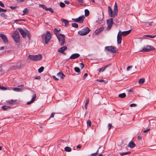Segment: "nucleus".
<instances>
[{
	"instance_id": "obj_1",
	"label": "nucleus",
	"mask_w": 156,
	"mask_h": 156,
	"mask_svg": "<svg viewBox=\"0 0 156 156\" xmlns=\"http://www.w3.org/2000/svg\"><path fill=\"white\" fill-rule=\"evenodd\" d=\"M61 30L59 29L55 28L54 32L56 35L58 41L60 42L61 46H62L64 45L65 42V36L62 34H58L57 32H59Z\"/></svg>"
},
{
	"instance_id": "obj_2",
	"label": "nucleus",
	"mask_w": 156,
	"mask_h": 156,
	"mask_svg": "<svg viewBox=\"0 0 156 156\" xmlns=\"http://www.w3.org/2000/svg\"><path fill=\"white\" fill-rule=\"evenodd\" d=\"M118 49L115 47L113 46H107L105 47V51L115 53L116 52Z\"/></svg>"
},
{
	"instance_id": "obj_3",
	"label": "nucleus",
	"mask_w": 156,
	"mask_h": 156,
	"mask_svg": "<svg viewBox=\"0 0 156 156\" xmlns=\"http://www.w3.org/2000/svg\"><path fill=\"white\" fill-rule=\"evenodd\" d=\"M90 31V29L87 27H86L81 30L78 31V33L80 35L83 36L86 35Z\"/></svg>"
},
{
	"instance_id": "obj_4",
	"label": "nucleus",
	"mask_w": 156,
	"mask_h": 156,
	"mask_svg": "<svg viewBox=\"0 0 156 156\" xmlns=\"http://www.w3.org/2000/svg\"><path fill=\"white\" fill-rule=\"evenodd\" d=\"M42 57V55L40 54L32 55H28V58L32 61H38L41 60Z\"/></svg>"
},
{
	"instance_id": "obj_5",
	"label": "nucleus",
	"mask_w": 156,
	"mask_h": 156,
	"mask_svg": "<svg viewBox=\"0 0 156 156\" xmlns=\"http://www.w3.org/2000/svg\"><path fill=\"white\" fill-rule=\"evenodd\" d=\"M12 37L16 43H18L20 42V35L18 31H15L12 35Z\"/></svg>"
},
{
	"instance_id": "obj_6",
	"label": "nucleus",
	"mask_w": 156,
	"mask_h": 156,
	"mask_svg": "<svg viewBox=\"0 0 156 156\" xmlns=\"http://www.w3.org/2000/svg\"><path fill=\"white\" fill-rule=\"evenodd\" d=\"M155 49L153 46H152L147 45L144 46L142 49L140 50V51L143 52H149Z\"/></svg>"
},
{
	"instance_id": "obj_7",
	"label": "nucleus",
	"mask_w": 156,
	"mask_h": 156,
	"mask_svg": "<svg viewBox=\"0 0 156 156\" xmlns=\"http://www.w3.org/2000/svg\"><path fill=\"white\" fill-rule=\"evenodd\" d=\"M51 37V34L50 32L47 31L46 32L45 37L43 38V39H44L45 44H47L50 41Z\"/></svg>"
},
{
	"instance_id": "obj_8",
	"label": "nucleus",
	"mask_w": 156,
	"mask_h": 156,
	"mask_svg": "<svg viewBox=\"0 0 156 156\" xmlns=\"http://www.w3.org/2000/svg\"><path fill=\"white\" fill-rule=\"evenodd\" d=\"M84 18V16H80L77 18H73L72 20L75 22L81 23L83 22Z\"/></svg>"
},
{
	"instance_id": "obj_9",
	"label": "nucleus",
	"mask_w": 156,
	"mask_h": 156,
	"mask_svg": "<svg viewBox=\"0 0 156 156\" xmlns=\"http://www.w3.org/2000/svg\"><path fill=\"white\" fill-rule=\"evenodd\" d=\"M107 23L108 25L107 30H109L112 27V25L113 23V19L112 18L109 19L107 20Z\"/></svg>"
},
{
	"instance_id": "obj_10",
	"label": "nucleus",
	"mask_w": 156,
	"mask_h": 156,
	"mask_svg": "<svg viewBox=\"0 0 156 156\" xmlns=\"http://www.w3.org/2000/svg\"><path fill=\"white\" fill-rule=\"evenodd\" d=\"M0 37L2 38L3 40V43L6 44H8V41L6 36L3 34H0Z\"/></svg>"
},
{
	"instance_id": "obj_11",
	"label": "nucleus",
	"mask_w": 156,
	"mask_h": 156,
	"mask_svg": "<svg viewBox=\"0 0 156 156\" xmlns=\"http://www.w3.org/2000/svg\"><path fill=\"white\" fill-rule=\"evenodd\" d=\"M108 12L109 16L113 18H115V16L116 13H115V12H113V10L110 6L108 7Z\"/></svg>"
},
{
	"instance_id": "obj_12",
	"label": "nucleus",
	"mask_w": 156,
	"mask_h": 156,
	"mask_svg": "<svg viewBox=\"0 0 156 156\" xmlns=\"http://www.w3.org/2000/svg\"><path fill=\"white\" fill-rule=\"evenodd\" d=\"M121 33V31L119 30L117 35V40L118 44H120L122 41V35L120 34Z\"/></svg>"
},
{
	"instance_id": "obj_13",
	"label": "nucleus",
	"mask_w": 156,
	"mask_h": 156,
	"mask_svg": "<svg viewBox=\"0 0 156 156\" xmlns=\"http://www.w3.org/2000/svg\"><path fill=\"white\" fill-rule=\"evenodd\" d=\"M67 49V47L66 46H64L59 48L58 50V51L61 53H62L65 55L66 54L64 52V51Z\"/></svg>"
},
{
	"instance_id": "obj_14",
	"label": "nucleus",
	"mask_w": 156,
	"mask_h": 156,
	"mask_svg": "<svg viewBox=\"0 0 156 156\" xmlns=\"http://www.w3.org/2000/svg\"><path fill=\"white\" fill-rule=\"evenodd\" d=\"M20 31L21 35L23 38H25L27 36V32H26L22 29L21 28H18V29Z\"/></svg>"
},
{
	"instance_id": "obj_15",
	"label": "nucleus",
	"mask_w": 156,
	"mask_h": 156,
	"mask_svg": "<svg viewBox=\"0 0 156 156\" xmlns=\"http://www.w3.org/2000/svg\"><path fill=\"white\" fill-rule=\"evenodd\" d=\"M80 56L79 54L78 53H75L72 54L70 57L69 58L74 59L78 58Z\"/></svg>"
},
{
	"instance_id": "obj_16",
	"label": "nucleus",
	"mask_w": 156,
	"mask_h": 156,
	"mask_svg": "<svg viewBox=\"0 0 156 156\" xmlns=\"http://www.w3.org/2000/svg\"><path fill=\"white\" fill-rule=\"evenodd\" d=\"M36 98V95L34 94L33 95L32 99L29 101L27 102V104L29 105L33 103L35 100Z\"/></svg>"
},
{
	"instance_id": "obj_17",
	"label": "nucleus",
	"mask_w": 156,
	"mask_h": 156,
	"mask_svg": "<svg viewBox=\"0 0 156 156\" xmlns=\"http://www.w3.org/2000/svg\"><path fill=\"white\" fill-rule=\"evenodd\" d=\"M131 31V30H129L127 31H124L123 32H122L121 31V33L120 34H121L123 36H126L129 34Z\"/></svg>"
},
{
	"instance_id": "obj_18",
	"label": "nucleus",
	"mask_w": 156,
	"mask_h": 156,
	"mask_svg": "<svg viewBox=\"0 0 156 156\" xmlns=\"http://www.w3.org/2000/svg\"><path fill=\"white\" fill-rule=\"evenodd\" d=\"M57 76L58 77H60L62 79H63V78L66 76L63 73L62 71H60L57 74Z\"/></svg>"
},
{
	"instance_id": "obj_19",
	"label": "nucleus",
	"mask_w": 156,
	"mask_h": 156,
	"mask_svg": "<svg viewBox=\"0 0 156 156\" xmlns=\"http://www.w3.org/2000/svg\"><path fill=\"white\" fill-rule=\"evenodd\" d=\"M62 22L64 23L65 27H67L69 25V21L68 20L63 19H61Z\"/></svg>"
},
{
	"instance_id": "obj_20",
	"label": "nucleus",
	"mask_w": 156,
	"mask_h": 156,
	"mask_svg": "<svg viewBox=\"0 0 156 156\" xmlns=\"http://www.w3.org/2000/svg\"><path fill=\"white\" fill-rule=\"evenodd\" d=\"M104 28L103 27H100L99 29L96 30L95 31L96 34H98L99 33L102 32L104 30Z\"/></svg>"
},
{
	"instance_id": "obj_21",
	"label": "nucleus",
	"mask_w": 156,
	"mask_h": 156,
	"mask_svg": "<svg viewBox=\"0 0 156 156\" xmlns=\"http://www.w3.org/2000/svg\"><path fill=\"white\" fill-rule=\"evenodd\" d=\"M114 11L115 12V13H116V14L117 15L118 12V6L116 2L115 3L114 6Z\"/></svg>"
},
{
	"instance_id": "obj_22",
	"label": "nucleus",
	"mask_w": 156,
	"mask_h": 156,
	"mask_svg": "<svg viewBox=\"0 0 156 156\" xmlns=\"http://www.w3.org/2000/svg\"><path fill=\"white\" fill-rule=\"evenodd\" d=\"M136 146V144L133 142H131L129 143L128 145V147L130 148H133L135 147Z\"/></svg>"
},
{
	"instance_id": "obj_23",
	"label": "nucleus",
	"mask_w": 156,
	"mask_h": 156,
	"mask_svg": "<svg viewBox=\"0 0 156 156\" xmlns=\"http://www.w3.org/2000/svg\"><path fill=\"white\" fill-rule=\"evenodd\" d=\"M23 14H22V16L25 15L27 14H28L29 12V10L28 9L26 8L23 11Z\"/></svg>"
},
{
	"instance_id": "obj_24",
	"label": "nucleus",
	"mask_w": 156,
	"mask_h": 156,
	"mask_svg": "<svg viewBox=\"0 0 156 156\" xmlns=\"http://www.w3.org/2000/svg\"><path fill=\"white\" fill-rule=\"evenodd\" d=\"M10 108V107L7 106H3L2 107V109L4 111H8Z\"/></svg>"
},
{
	"instance_id": "obj_25",
	"label": "nucleus",
	"mask_w": 156,
	"mask_h": 156,
	"mask_svg": "<svg viewBox=\"0 0 156 156\" xmlns=\"http://www.w3.org/2000/svg\"><path fill=\"white\" fill-rule=\"evenodd\" d=\"M16 68L21 69V66H13L11 68V69L12 70H15Z\"/></svg>"
},
{
	"instance_id": "obj_26",
	"label": "nucleus",
	"mask_w": 156,
	"mask_h": 156,
	"mask_svg": "<svg viewBox=\"0 0 156 156\" xmlns=\"http://www.w3.org/2000/svg\"><path fill=\"white\" fill-rule=\"evenodd\" d=\"M64 150L67 152H70L71 151L72 149L69 147H66L64 148Z\"/></svg>"
},
{
	"instance_id": "obj_27",
	"label": "nucleus",
	"mask_w": 156,
	"mask_h": 156,
	"mask_svg": "<svg viewBox=\"0 0 156 156\" xmlns=\"http://www.w3.org/2000/svg\"><path fill=\"white\" fill-rule=\"evenodd\" d=\"M16 100H10L9 101H7V102L9 104H12L14 103L16 101Z\"/></svg>"
},
{
	"instance_id": "obj_28",
	"label": "nucleus",
	"mask_w": 156,
	"mask_h": 156,
	"mask_svg": "<svg viewBox=\"0 0 156 156\" xmlns=\"http://www.w3.org/2000/svg\"><path fill=\"white\" fill-rule=\"evenodd\" d=\"M126 97V94L125 93H123L119 95V97L121 98H123Z\"/></svg>"
},
{
	"instance_id": "obj_29",
	"label": "nucleus",
	"mask_w": 156,
	"mask_h": 156,
	"mask_svg": "<svg viewBox=\"0 0 156 156\" xmlns=\"http://www.w3.org/2000/svg\"><path fill=\"white\" fill-rule=\"evenodd\" d=\"M101 148V147H100L98 148V149L97 150L96 152L95 153H92L91 154V156H96L98 154L99 152V150Z\"/></svg>"
},
{
	"instance_id": "obj_30",
	"label": "nucleus",
	"mask_w": 156,
	"mask_h": 156,
	"mask_svg": "<svg viewBox=\"0 0 156 156\" xmlns=\"http://www.w3.org/2000/svg\"><path fill=\"white\" fill-rule=\"evenodd\" d=\"M13 90L16 92H20L22 91V89L19 88L15 87L13 88Z\"/></svg>"
},
{
	"instance_id": "obj_31",
	"label": "nucleus",
	"mask_w": 156,
	"mask_h": 156,
	"mask_svg": "<svg viewBox=\"0 0 156 156\" xmlns=\"http://www.w3.org/2000/svg\"><path fill=\"white\" fill-rule=\"evenodd\" d=\"M78 5L83 6V3L84 2V0H77Z\"/></svg>"
},
{
	"instance_id": "obj_32",
	"label": "nucleus",
	"mask_w": 156,
	"mask_h": 156,
	"mask_svg": "<svg viewBox=\"0 0 156 156\" xmlns=\"http://www.w3.org/2000/svg\"><path fill=\"white\" fill-rule=\"evenodd\" d=\"M131 153L130 152H124L122 153H120L119 154L121 156H122V155H125L126 154H129Z\"/></svg>"
},
{
	"instance_id": "obj_33",
	"label": "nucleus",
	"mask_w": 156,
	"mask_h": 156,
	"mask_svg": "<svg viewBox=\"0 0 156 156\" xmlns=\"http://www.w3.org/2000/svg\"><path fill=\"white\" fill-rule=\"evenodd\" d=\"M89 14V12L88 9H85V15L86 16H87Z\"/></svg>"
},
{
	"instance_id": "obj_34",
	"label": "nucleus",
	"mask_w": 156,
	"mask_h": 156,
	"mask_svg": "<svg viewBox=\"0 0 156 156\" xmlns=\"http://www.w3.org/2000/svg\"><path fill=\"white\" fill-rule=\"evenodd\" d=\"M145 79L144 78L140 79L139 80V83L140 84H142L144 83V82L145 81Z\"/></svg>"
},
{
	"instance_id": "obj_35",
	"label": "nucleus",
	"mask_w": 156,
	"mask_h": 156,
	"mask_svg": "<svg viewBox=\"0 0 156 156\" xmlns=\"http://www.w3.org/2000/svg\"><path fill=\"white\" fill-rule=\"evenodd\" d=\"M44 67H43V66L41 67L38 69V72L39 73H42L44 70Z\"/></svg>"
},
{
	"instance_id": "obj_36",
	"label": "nucleus",
	"mask_w": 156,
	"mask_h": 156,
	"mask_svg": "<svg viewBox=\"0 0 156 156\" xmlns=\"http://www.w3.org/2000/svg\"><path fill=\"white\" fill-rule=\"evenodd\" d=\"M74 70L76 73H79L80 72V69L79 68L76 67L74 68Z\"/></svg>"
},
{
	"instance_id": "obj_37",
	"label": "nucleus",
	"mask_w": 156,
	"mask_h": 156,
	"mask_svg": "<svg viewBox=\"0 0 156 156\" xmlns=\"http://www.w3.org/2000/svg\"><path fill=\"white\" fill-rule=\"evenodd\" d=\"M39 7H42L43 9H45L46 11H47V9L48 8H47L46 6L44 5H39Z\"/></svg>"
},
{
	"instance_id": "obj_38",
	"label": "nucleus",
	"mask_w": 156,
	"mask_h": 156,
	"mask_svg": "<svg viewBox=\"0 0 156 156\" xmlns=\"http://www.w3.org/2000/svg\"><path fill=\"white\" fill-rule=\"evenodd\" d=\"M72 27L75 28H77L78 27V25L76 23H73L72 24Z\"/></svg>"
},
{
	"instance_id": "obj_39",
	"label": "nucleus",
	"mask_w": 156,
	"mask_h": 156,
	"mask_svg": "<svg viewBox=\"0 0 156 156\" xmlns=\"http://www.w3.org/2000/svg\"><path fill=\"white\" fill-rule=\"evenodd\" d=\"M144 36L148 37H150V38H154L156 36V35H145Z\"/></svg>"
},
{
	"instance_id": "obj_40",
	"label": "nucleus",
	"mask_w": 156,
	"mask_h": 156,
	"mask_svg": "<svg viewBox=\"0 0 156 156\" xmlns=\"http://www.w3.org/2000/svg\"><path fill=\"white\" fill-rule=\"evenodd\" d=\"M59 5L62 8H64L65 6V4L62 2H61L59 4Z\"/></svg>"
},
{
	"instance_id": "obj_41",
	"label": "nucleus",
	"mask_w": 156,
	"mask_h": 156,
	"mask_svg": "<svg viewBox=\"0 0 156 156\" xmlns=\"http://www.w3.org/2000/svg\"><path fill=\"white\" fill-rule=\"evenodd\" d=\"M87 124L90 127L91 125V122L90 120H88L87 121Z\"/></svg>"
},
{
	"instance_id": "obj_42",
	"label": "nucleus",
	"mask_w": 156,
	"mask_h": 156,
	"mask_svg": "<svg viewBox=\"0 0 156 156\" xmlns=\"http://www.w3.org/2000/svg\"><path fill=\"white\" fill-rule=\"evenodd\" d=\"M0 89L2 90H5L7 89V88L6 87L0 85Z\"/></svg>"
},
{
	"instance_id": "obj_43",
	"label": "nucleus",
	"mask_w": 156,
	"mask_h": 156,
	"mask_svg": "<svg viewBox=\"0 0 156 156\" xmlns=\"http://www.w3.org/2000/svg\"><path fill=\"white\" fill-rule=\"evenodd\" d=\"M47 11L48 10V11H50L51 13H53L54 12L53 10L51 8H47Z\"/></svg>"
},
{
	"instance_id": "obj_44",
	"label": "nucleus",
	"mask_w": 156,
	"mask_h": 156,
	"mask_svg": "<svg viewBox=\"0 0 156 156\" xmlns=\"http://www.w3.org/2000/svg\"><path fill=\"white\" fill-rule=\"evenodd\" d=\"M0 15L1 16L3 17H5V18H6L7 16V15H6L5 13H1L0 14Z\"/></svg>"
},
{
	"instance_id": "obj_45",
	"label": "nucleus",
	"mask_w": 156,
	"mask_h": 156,
	"mask_svg": "<svg viewBox=\"0 0 156 156\" xmlns=\"http://www.w3.org/2000/svg\"><path fill=\"white\" fill-rule=\"evenodd\" d=\"M7 11L6 9H4L2 8H1L0 7V12H6Z\"/></svg>"
},
{
	"instance_id": "obj_46",
	"label": "nucleus",
	"mask_w": 156,
	"mask_h": 156,
	"mask_svg": "<svg viewBox=\"0 0 156 156\" xmlns=\"http://www.w3.org/2000/svg\"><path fill=\"white\" fill-rule=\"evenodd\" d=\"M55 114H57V113H55V112H52L51 115H50V117L49 118V119H50L51 118H53L54 117V115Z\"/></svg>"
},
{
	"instance_id": "obj_47",
	"label": "nucleus",
	"mask_w": 156,
	"mask_h": 156,
	"mask_svg": "<svg viewBox=\"0 0 156 156\" xmlns=\"http://www.w3.org/2000/svg\"><path fill=\"white\" fill-rule=\"evenodd\" d=\"M112 65V63H109L107 65H106V66H104V68H105V69H106V68H108V67L109 66H111V65Z\"/></svg>"
},
{
	"instance_id": "obj_48",
	"label": "nucleus",
	"mask_w": 156,
	"mask_h": 156,
	"mask_svg": "<svg viewBox=\"0 0 156 156\" xmlns=\"http://www.w3.org/2000/svg\"><path fill=\"white\" fill-rule=\"evenodd\" d=\"M112 65V63H109L107 65H106V66H104V68H105V69H106V68H108V67L109 66H111V65Z\"/></svg>"
},
{
	"instance_id": "obj_49",
	"label": "nucleus",
	"mask_w": 156,
	"mask_h": 156,
	"mask_svg": "<svg viewBox=\"0 0 156 156\" xmlns=\"http://www.w3.org/2000/svg\"><path fill=\"white\" fill-rule=\"evenodd\" d=\"M108 130H110L111 127H113L112 126V125L111 123H109L108 126Z\"/></svg>"
},
{
	"instance_id": "obj_50",
	"label": "nucleus",
	"mask_w": 156,
	"mask_h": 156,
	"mask_svg": "<svg viewBox=\"0 0 156 156\" xmlns=\"http://www.w3.org/2000/svg\"><path fill=\"white\" fill-rule=\"evenodd\" d=\"M80 66L81 69H82L84 67V65L83 63H80Z\"/></svg>"
},
{
	"instance_id": "obj_51",
	"label": "nucleus",
	"mask_w": 156,
	"mask_h": 156,
	"mask_svg": "<svg viewBox=\"0 0 156 156\" xmlns=\"http://www.w3.org/2000/svg\"><path fill=\"white\" fill-rule=\"evenodd\" d=\"M27 37H28V38L30 39L31 36L30 34L28 33V31H27Z\"/></svg>"
},
{
	"instance_id": "obj_52",
	"label": "nucleus",
	"mask_w": 156,
	"mask_h": 156,
	"mask_svg": "<svg viewBox=\"0 0 156 156\" xmlns=\"http://www.w3.org/2000/svg\"><path fill=\"white\" fill-rule=\"evenodd\" d=\"M89 98H87V100H86V101L85 104L88 105L89 104Z\"/></svg>"
},
{
	"instance_id": "obj_53",
	"label": "nucleus",
	"mask_w": 156,
	"mask_h": 156,
	"mask_svg": "<svg viewBox=\"0 0 156 156\" xmlns=\"http://www.w3.org/2000/svg\"><path fill=\"white\" fill-rule=\"evenodd\" d=\"M96 81H98V82H104L105 81L103 80H99V79L97 80H96Z\"/></svg>"
},
{
	"instance_id": "obj_54",
	"label": "nucleus",
	"mask_w": 156,
	"mask_h": 156,
	"mask_svg": "<svg viewBox=\"0 0 156 156\" xmlns=\"http://www.w3.org/2000/svg\"><path fill=\"white\" fill-rule=\"evenodd\" d=\"M130 106L131 107H135L136 106V105L135 104H131Z\"/></svg>"
},
{
	"instance_id": "obj_55",
	"label": "nucleus",
	"mask_w": 156,
	"mask_h": 156,
	"mask_svg": "<svg viewBox=\"0 0 156 156\" xmlns=\"http://www.w3.org/2000/svg\"><path fill=\"white\" fill-rule=\"evenodd\" d=\"M87 76L88 74L87 73H85L83 76V79H84L86 78V77Z\"/></svg>"
},
{
	"instance_id": "obj_56",
	"label": "nucleus",
	"mask_w": 156,
	"mask_h": 156,
	"mask_svg": "<svg viewBox=\"0 0 156 156\" xmlns=\"http://www.w3.org/2000/svg\"><path fill=\"white\" fill-rule=\"evenodd\" d=\"M52 77L53 78L56 80H59V79L58 78H57L55 76H52Z\"/></svg>"
},
{
	"instance_id": "obj_57",
	"label": "nucleus",
	"mask_w": 156,
	"mask_h": 156,
	"mask_svg": "<svg viewBox=\"0 0 156 156\" xmlns=\"http://www.w3.org/2000/svg\"><path fill=\"white\" fill-rule=\"evenodd\" d=\"M0 5L2 7H4V5L3 3L0 1Z\"/></svg>"
},
{
	"instance_id": "obj_58",
	"label": "nucleus",
	"mask_w": 156,
	"mask_h": 156,
	"mask_svg": "<svg viewBox=\"0 0 156 156\" xmlns=\"http://www.w3.org/2000/svg\"><path fill=\"white\" fill-rule=\"evenodd\" d=\"M64 2L66 4H71L69 1H65Z\"/></svg>"
},
{
	"instance_id": "obj_59",
	"label": "nucleus",
	"mask_w": 156,
	"mask_h": 156,
	"mask_svg": "<svg viewBox=\"0 0 156 156\" xmlns=\"http://www.w3.org/2000/svg\"><path fill=\"white\" fill-rule=\"evenodd\" d=\"M16 1L18 3H20L23 2L25 0H16Z\"/></svg>"
},
{
	"instance_id": "obj_60",
	"label": "nucleus",
	"mask_w": 156,
	"mask_h": 156,
	"mask_svg": "<svg viewBox=\"0 0 156 156\" xmlns=\"http://www.w3.org/2000/svg\"><path fill=\"white\" fill-rule=\"evenodd\" d=\"M16 6L13 7V6H10V8H11V9H15L16 8Z\"/></svg>"
},
{
	"instance_id": "obj_61",
	"label": "nucleus",
	"mask_w": 156,
	"mask_h": 156,
	"mask_svg": "<svg viewBox=\"0 0 156 156\" xmlns=\"http://www.w3.org/2000/svg\"><path fill=\"white\" fill-rule=\"evenodd\" d=\"M35 78L36 79L39 80L41 79V77L40 76H37Z\"/></svg>"
},
{
	"instance_id": "obj_62",
	"label": "nucleus",
	"mask_w": 156,
	"mask_h": 156,
	"mask_svg": "<svg viewBox=\"0 0 156 156\" xmlns=\"http://www.w3.org/2000/svg\"><path fill=\"white\" fill-rule=\"evenodd\" d=\"M132 67V66H128L127 68V70L128 71H129V70Z\"/></svg>"
},
{
	"instance_id": "obj_63",
	"label": "nucleus",
	"mask_w": 156,
	"mask_h": 156,
	"mask_svg": "<svg viewBox=\"0 0 156 156\" xmlns=\"http://www.w3.org/2000/svg\"><path fill=\"white\" fill-rule=\"evenodd\" d=\"M150 129H147L146 130H144V131L143 132L144 133H147V132H148L150 130Z\"/></svg>"
},
{
	"instance_id": "obj_64",
	"label": "nucleus",
	"mask_w": 156,
	"mask_h": 156,
	"mask_svg": "<svg viewBox=\"0 0 156 156\" xmlns=\"http://www.w3.org/2000/svg\"><path fill=\"white\" fill-rule=\"evenodd\" d=\"M101 71L102 72H104L105 70V68H104V67H102V68H101Z\"/></svg>"
}]
</instances>
